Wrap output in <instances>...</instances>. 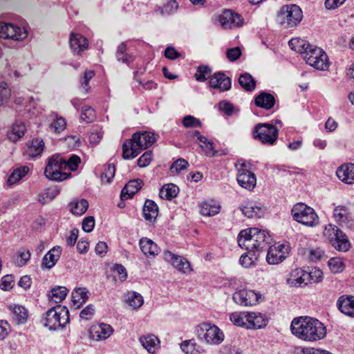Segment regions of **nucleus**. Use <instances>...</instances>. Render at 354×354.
<instances>
[{
	"label": "nucleus",
	"instance_id": "1",
	"mask_svg": "<svg viewBox=\"0 0 354 354\" xmlns=\"http://www.w3.org/2000/svg\"><path fill=\"white\" fill-rule=\"evenodd\" d=\"M290 330L296 338L308 343L323 340L327 335V329L324 323L309 316L294 318L291 322Z\"/></svg>",
	"mask_w": 354,
	"mask_h": 354
},
{
	"label": "nucleus",
	"instance_id": "2",
	"mask_svg": "<svg viewBox=\"0 0 354 354\" xmlns=\"http://www.w3.org/2000/svg\"><path fill=\"white\" fill-rule=\"evenodd\" d=\"M290 48L302 55L305 62L314 68L325 71L330 67L327 54L316 45L310 44L301 38H292L288 42Z\"/></svg>",
	"mask_w": 354,
	"mask_h": 354
},
{
	"label": "nucleus",
	"instance_id": "3",
	"mask_svg": "<svg viewBox=\"0 0 354 354\" xmlns=\"http://www.w3.org/2000/svg\"><path fill=\"white\" fill-rule=\"evenodd\" d=\"M270 240V235L264 230L252 227L241 230L237 238L241 248L253 251L263 248Z\"/></svg>",
	"mask_w": 354,
	"mask_h": 354
},
{
	"label": "nucleus",
	"instance_id": "4",
	"mask_svg": "<svg viewBox=\"0 0 354 354\" xmlns=\"http://www.w3.org/2000/svg\"><path fill=\"white\" fill-rule=\"evenodd\" d=\"M195 333L199 341L210 346L218 345L225 339L223 332L210 322H202L197 325Z\"/></svg>",
	"mask_w": 354,
	"mask_h": 354
},
{
	"label": "nucleus",
	"instance_id": "5",
	"mask_svg": "<svg viewBox=\"0 0 354 354\" xmlns=\"http://www.w3.org/2000/svg\"><path fill=\"white\" fill-rule=\"evenodd\" d=\"M323 236L336 250L345 252L350 250L351 244L347 235L337 226L328 224L324 226Z\"/></svg>",
	"mask_w": 354,
	"mask_h": 354
},
{
	"label": "nucleus",
	"instance_id": "6",
	"mask_svg": "<svg viewBox=\"0 0 354 354\" xmlns=\"http://www.w3.org/2000/svg\"><path fill=\"white\" fill-rule=\"evenodd\" d=\"M69 311L66 306L57 305L45 315L44 326L50 330L64 328L69 323Z\"/></svg>",
	"mask_w": 354,
	"mask_h": 354
},
{
	"label": "nucleus",
	"instance_id": "7",
	"mask_svg": "<svg viewBox=\"0 0 354 354\" xmlns=\"http://www.w3.org/2000/svg\"><path fill=\"white\" fill-rule=\"evenodd\" d=\"M303 19V12L296 4L282 6L277 12L276 20L281 26L286 28L297 26Z\"/></svg>",
	"mask_w": 354,
	"mask_h": 354
},
{
	"label": "nucleus",
	"instance_id": "8",
	"mask_svg": "<svg viewBox=\"0 0 354 354\" xmlns=\"http://www.w3.org/2000/svg\"><path fill=\"white\" fill-rule=\"evenodd\" d=\"M291 213L294 220L304 226L315 227L319 224V217L315 210L303 203L295 204Z\"/></svg>",
	"mask_w": 354,
	"mask_h": 354
},
{
	"label": "nucleus",
	"instance_id": "9",
	"mask_svg": "<svg viewBox=\"0 0 354 354\" xmlns=\"http://www.w3.org/2000/svg\"><path fill=\"white\" fill-rule=\"evenodd\" d=\"M65 160L59 154H55L48 158L44 170L45 176L51 180L63 181L70 176V174L63 172Z\"/></svg>",
	"mask_w": 354,
	"mask_h": 354
},
{
	"label": "nucleus",
	"instance_id": "10",
	"mask_svg": "<svg viewBox=\"0 0 354 354\" xmlns=\"http://www.w3.org/2000/svg\"><path fill=\"white\" fill-rule=\"evenodd\" d=\"M248 165L245 161H239L236 164L238 171L236 180L241 187L252 191L256 187L257 178L254 174L247 169Z\"/></svg>",
	"mask_w": 354,
	"mask_h": 354
},
{
	"label": "nucleus",
	"instance_id": "11",
	"mask_svg": "<svg viewBox=\"0 0 354 354\" xmlns=\"http://www.w3.org/2000/svg\"><path fill=\"white\" fill-rule=\"evenodd\" d=\"M232 298L236 304L249 307L259 304L263 299V295L254 290L242 289L235 292Z\"/></svg>",
	"mask_w": 354,
	"mask_h": 354
},
{
	"label": "nucleus",
	"instance_id": "12",
	"mask_svg": "<svg viewBox=\"0 0 354 354\" xmlns=\"http://www.w3.org/2000/svg\"><path fill=\"white\" fill-rule=\"evenodd\" d=\"M254 137L263 144L271 145L277 139L278 129L270 124H259L254 127Z\"/></svg>",
	"mask_w": 354,
	"mask_h": 354
},
{
	"label": "nucleus",
	"instance_id": "13",
	"mask_svg": "<svg viewBox=\"0 0 354 354\" xmlns=\"http://www.w3.org/2000/svg\"><path fill=\"white\" fill-rule=\"evenodd\" d=\"M290 252L289 243H276L269 248L266 255V261L270 265H277L288 257Z\"/></svg>",
	"mask_w": 354,
	"mask_h": 354
},
{
	"label": "nucleus",
	"instance_id": "14",
	"mask_svg": "<svg viewBox=\"0 0 354 354\" xmlns=\"http://www.w3.org/2000/svg\"><path fill=\"white\" fill-rule=\"evenodd\" d=\"M163 255L165 260L169 263L179 272L189 274L192 271L191 264L187 259L173 254L168 250L165 251Z\"/></svg>",
	"mask_w": 354,
	"mask_h": 354
},
{
	"label": "nucleus",
	"instance_id": "15",
	"mask_svg": "<svg viewBox=\"0 0 354 354\" xmlns=\"http://www.w3.org/2000/svg\"><path fill=\"white\" fill-rule=\"evenodd\" d=\"M306 269L296 268L292 270L286 278V283L290 288H303L307 285Z\"/></svg>",
	"mask_w": 354,
	"mask_h": 354
},
{
	"label": "nucleus",
	"instance_id": "16",
	"mask_svg": "<svg viewBox=\"0 0 354 354\" xmlns=\"http://www.w3.org/2000/svg\"><path fill=\"white\" fill-rule=\"evenodd\" d=\"M268 319L266 316L258 311H249L247 313L248 330H258L266 327Z\"/></svg>",
	"mask_w": 354,
	"mask_h": 354
},
{
	"label": "nucleus",
	"instance_id": "17",
	"mask_svg": "<svg viewBox=\"0 0 354 354\" xmlns=\"http://www.w3.org/2000/svg\"><path fill=\"white\" fill-rule=\"evenodd\" d=\"M69 44L72 52L77 55H82L88 48V40L84 35L77 32H71Z\"/></svg>",
	"mask_w": 354,
	"mask_h": 354
},
{
	"label": "nucleus",
	"instance_id": "18",
	"mask_svg": "<svg viewBox=\"0 0 354 354\" xmlns=\"http://www.w3.org/2000/svg\"><path fill=\"white\" fill-rule=\"evenodd\" d=\"M218 20L223 28H232L242 24L241 16L230 10H224L218 16Z\"/></svg>",
	"mask_w": 354,
	"mask_h": 354
},
{
	"label": "nucleus",
	"instance_id": "19",
	"mask_svg": "<svg viewBox=\"0 0 354 354\" xmlns=\"http://www.w3.org/2000/svg\"><path fill=\"white\" fill-rule=\"evenodd\" d=\"M337 178L346 185L354 184V163L346 162L342 164L337 168L335 172Z\"/></svg>",
	"mask_w": 354,
	"mask_h": 354
},
{
	"label": "nucleus",
	"instance_id": "20",
	"mask_svg": "<svg viewBox=\"0 0 354 354\" xmlns=\"http://www.w3.org/2000/svg\"><path fill=\"white\" fill-rule=\"evenodd\" d=\"M209 85L211 88L223 92L230 89L232 83L229 77L223 73L218 72L209 77Z\"/></svg>",
	"mask_w": 354,
	"mask_h": 354
},
{
	"label": "nucleus",
	"instance_id": "21",
	"mask_svg": "<svg viewBox=\"0 0 354 354\" xmlns=\"http://www.w3.org/2000/svg\"><path fill=\"white\" fill-rule=\"evenodd\" d=\"M113 328L104 323L93 324L90 328L91 337L96 341H102L108 339L112 334Z\"/></svg>",
	"mask_w": 354,
	"mask_h": 354
},
{
	"label": "nucleus",
	"instance_id": "22",
	"mask_svg": "<svg viewBox=\"0 0 354 354\" xmlns=\"http://www.w3.org/2000/svg\"><path fill=\"white\" fill-rule=\"evenodd\" d=\"M337 307L344 315L354 318V296L344 295L337 301Z\"/></svg>",
	"mask_w": 354,
	"mask_h": 354
},
{
	"label": "nucleus",
	"instance_id": "23",
	"mask_svg": "<svg viewBox=\"0 0 354 354\" xmlns=\"http://www.w3.org/2000/svg\"><path fill=\"white\" fill-rule=\"evenodd\" d=\"M240 209L245 216L250 218H260L265 213V209L263 206L252 202L242 205Z\"/></svg>",
	"mask_w": 354,
	"mask_h": 354
},
{
	"label": "nucleus",
	"instance_id": "24",
	"mask_svg": "<svg viewBox=\"0 0 354 354\" xmlns=\"http://www.w3.org/2000/svg\"><path fill=\"white\" fill-rule=\"evenodd\" d=\"M142 151L137 142L131 139L124 142L122 147V157L126 160L133 159Z\"/></svg>",
	"mask_w": 354,
	"mask_h": 354
},
{
	"label": "nucleus",
	"instance_id": "25",
	"mask_svg": "<svg viewBox=\"0 0 354 354\" xmlns=\"http://www.w3.org/2000/svg\"><path fill=\"white\" fill-rule=\"evenodd\" d=\"M133 140L138 142L142 150L151 147L156 140L154 134L151 132L144 131L133 134Z\"/></svg>",
	"mask_w": 354,
	"mask_h": 354
},
{
	"label": "nucleus",
	"instance_id": "26",
	"mask_svg": "<svg viewBox=\"0 0 354 354\" xmlns=\"http://www.w3.org/2000/svg\"><path fill=\"white\" fill-rule=\"evenodd\" d=\"M141 345L150 353H155L160 348V341L153 334H148L140 337Z\"/></svg>",
	"mask_w": 354,
	"mask_h": 354
},
{
	"label": "nucleus",
	"instance_id": "27",
	"mask_svg": "<svg viewBox=\"0 0 354 354\" xmlns=\"http://www.w3.org/2000/svg\"><path fill=\"white\" fill-rule=\"evenodd\" d=\"M143 182L140 179H135L129 181L121 192V198L127 200L131 198L142 187Z\"/></svg>",
	"mask_w": 354,
	"mask_h": 354
},
{
	"label": "nucleus",
	"instance_id": "28",
	"mask_svg": "<svg viewBox=\"0 0 354 354\" xmlns=\"http://www.w3.org/2000/svg\"><path fill=\"white\" fill-rule=\"evenodd\" d=\"M61 253V247H53L44 257L42 260V266L48 269L52 268L59 260Z\"/></svg>",
	"mask_w": 354,
	"mask_h": 354
},
{
	"label": "nucleus",
	"instance_id": "29",
	"mask_svg": "<svg viewBox=\"0 0 354 354\" xmlns=\"http://www.w3.org/2000/svg\"><path fill=\"white\" fill-rule=\"evenodd\" d=\"M139 245L141 251L149 257H155L159 253V248L150 239L144 237L140 239Z\"/></svg>",
	"mask_w": 354,
	"mask_h": 354
},
{
	"label": "nucleus",
	"instance_id": "30",
	"mask_svg": "<svg viewBox=\"0 0 354 354\" xmlns=\"http://www.w3.org/2000/svg\"><path fill=\"white\" fill-rule=\"evenodd\" d=\"M7 38L15 41H24L28 37V32L25 27L10 24L7 30Z\"/></svg>",
	"mask_w": 354,
	"mask_h": 354
},
{
	"label": "nucleus",
	"instance_id": "31",
	"mask_svg": "<svg viewBox=\"0 0 354 354\" xmlns=\"http://www.w3.org/2000/svg\"><path fill=\"white\" fill-rule=\"evenodd\" d=\"M70 212L75 216H82L88 208V202L84 198H75L71 201L68 205Z\"/></svg>",
	"mask_w": 354,
	"mask_h": 354
},
{
	"label": "nucleus",
	"instance_id": "32",
	"mask_svg": "<svg viewBox=\"0 0 354 354\" xmlns=\"http://www.w3.org/2000/svg\"><path fill=\"white\" fill-rule=\"evenodd\" d=\"M335 221L339 225H346L351 218V212L345 205L336 206L333 212Z\"/></svg>",
	"mask_w": 354,
	"mask_h": 354
},
{
	"label": "nucleus",
	"instance_id": "33",
	"mask_svg": "<svg viewBox=\"0 0 354 354\" xmlns=\"http://www.w3.org/2000/svg\"><path fill=\"white\" fill-rule=\"evenodd\" d=\"M29 171V167L27 166H21L14 169L8 178V185L12 186L18 184L28 174Z\"/></svg>",
	"mask_w": 354,
	"mask_h": 354
},
{
	"label": "nucleus",
	"instance_id": "34",
	"mask_svg": "<svg viewBox=\"0 0 354 354\" xmlns=\"http://www.w3.org/2000/svg\"><path fill=\"white\" fill-rule=\"evenodd\" d=\"M9 310L12 312L14 320L18 324H24L28 319V310L21 305L12 304L9 306Z\"/></svg>",
	"mask_w": 354,
	"mask_h": 354
},
{
	"label": "nucleus",
	"instance_id": "35",
	"mask_svg": "<svg viewBox=\"0 0 354 354\" xmlns=\"http://www.w3.org/2000/svg\"><path fill=\"white\" fill-rule=\"evenodd\" d=\"M220 210L219 203L214 201H205L200 205V213L203 216H213L218 214Z\"/></svg>",
	"mask_w": 354,
	"mask_h": 354
},
{
	"label": "nucleus",
	"instance_id": "36",
	"mask_svg": "<svg viewBox=\"0 0 354 354\" xmlns=\"http://www.w3.org/2000/svg\"><path fill=\"white\" fill-rule=\"evenodd\" d=\"M89 297V291L86 288H75L72 292V301L77 308H80L84 304Z\"/></svg>",
	"mask_w": 354,
	"mask_h": 354
},
{
	"label": "nucleus",
	"instance_id": "37",
	"mask_svg": "<svg viewBox=\"0 0 354 354\" xmlns=\"http://www.w3.org/2000/svg\"><path fill=\"white\" fill-rule=\"evenodd\" d=\"M180 348L185 354H203L205 349L198 344L194 339H189L180 344Z\"/></svg>",
	"mask_w": 354,
	"mask_h": 354
},
{
	"label": "nucleus",
	"instance_id": "38",
	"mask_svg": "<svg viewBox=\"0 0 354 354\" xmlns=\"http://www.w3.org/2000/svg\"><path fill=\"white\" fill-rule=\"evenodd\" d=\"M44 149V142L43 140L40 138H35L28 142L26 153L30 158H33L41 155Z\"/></svg>",
	"mask_w": 354,
	"mask_h": 354
},
{
	"label": "nucleus",
	"instance_id": "39",
	"mask_svg": "<svg viewBox=\"0 0 354 354\" xmlns=\"http://www.w3.org/2000/svg\"><path fill=\"white\" fill-rule=\"evenodd\" d=\"M59 194L57 187H50L44 189L37 196V201L42 205L47 204L54 200Z\"/></svg>",
	"mask_w": 354,
	"mask_h": 354
},
{
	"label": "nucleus",
	"instance_id": "40",
	"mask_svg": "<svg viewBox=\"0 0 354 354\" xmlns=\"http://www.w3.org/2000/svg\"><path fill=\"white\" fill-rule=\"evenodd\" d=\"M275 103L274 97L270 93L262 92L255 98V104L265 109H272Z\"/></svg>",
	"mask_w": 354,
	"mask_h": 354
},
{
	"label": "nucleus",
	"instance_id": "41",
	"mask_svg": "<svg viewBox=\"0 0 354 354\" xmlns=\"http://www.w3.org/2000/svg\"><path fill=\"white\" fill-rule=\"evenodd\" d=\"M158 214V207L156 203L151 200H147L143 207V215L147 221H154Z\"/></svg>",
	"mask_w": 354,
	"mask_h": 354
},
{
	"label": "nucleus",
	"instance_id": "42",
	"mask_svg": "<svg viewBox=\"0 0 354 354\" xmlns=\"http://www.w3.org/2000/svg\"><path fill=\"white\" fill-rule=\"evenodd\" d=\"M68 293V290L66 287L57 286L51 289L48 298L52 302L58 304L65 299Z\"/></svg>",
	"mask_w": 354,
	"mask_h": 354
},
{
	"label": "nucleus",
	"instance_id": "43",
	"mask_svg": "<svg viewBox=\"0 0 354 354\" xmlns=\"http://www.w3.org/2000/svg\"><path fill=\"white\" fill-rule=\"evenodd\" d=\"M248 310L235 311L230 314V322L236 326L246 329Z\"/></svg>",
	"mask_w": 354,
	"mask_h": 354
},
{
	"label": "nucleus",
	"instance_id": "44",
	"mask_svg": "<svg viewBox=\"0 0 354 354\" xmlns=\"http://www.w3.org/2000/svg\"><path fill=\"white\" fill-rule=\"evenodd\" d=\"M125 302L131 308L138 309L143 305L144 299L140 293L130 291L126 295Z\"/></svg>",
	"mask_w": 354,
	"mask_h": 354
},
{
	"label": "nucleus",
	"instance_id": "45",
	"mask_svg": "<svg viewBox=\"0 0 354 354\" xmlns=\"http://www.w3.org/2000/svg\"><path fill=\"white\" fill-rule=\"evenodd\" d=\"M179 192L178 186L174 184H167L160 190V197L165 200H171L175 198Z\"/></svg>",
	"mask_w": 354,
	"mask_h": 354
},
{
	"label": "nucleus",
	"instance_id": "46",
	"mask_svg": "<svg viewBox=\"0 0 354 354\" xmlns=\"http://www.w3.org/2000/svg\"><path fill=\"white\" fill-rule=\"evenodd\" d=\"M328 266L333 274L342 272L346 268L344 260L341 257H333L328 261Z\"/></svg>",
	"mask_w": 354,
	"mask_h": 354
},
{
	"label": "nucleus",
	"instance_id": "47",
	"mask_svg": "<svg viewBox=\"0 0 354 354\" xmlns=\"http://www.w3.org/2000/svg\"><path fill=\"white\" fill-rule=\"evenodd\" d=\"M306 275L307 277V285L318 283L321 282L324 278L322 271L317 268H308L306 269Z\"/></svg>",
	"mask_w": 354,
	"mask_h": 354
},
{
	"label": "nucleus",
	"instance_id": "48",
	"mask_svg": "<svg viewBox=\"0 0 354 354\" xmlns=\"http://www.w3.org/2000/svg\"><path fill=\"white\" fill-rule=\"evenodd\" d=\"M257 255L251 250L243 254L239 259V263L245 268H249L256 264L257 261Z\"/></svg>",
	"mask_w": 354,
	"mask_h": 354
},
{
	"label": "nucleus",
	"instance_id": "49",
	"mask_svg": "<svg viewBox=\"0 0 354 354\" xmlns=\"http://www.w3.org/2000/svg\"><path fill=\"white\" fill-rule=\"evenodd\" d=\"M239 82L245 91H252L255 88L256 82L249 73L241 74L239 76Z\"/></svg>",
	"mask_w": 354,
	"mask_h": 354
},
{
	"label": "nucleus",
	"instance_id": "50",
	"mask_svg": "<svg viewBox=\"0 0 354 354\" xmlns=\"http://www.w3.org/2000/svg\"><path fill=\"white\" fill-rule=\"evenodd\" d=\"M24 132L25 126L23 124H15L8 132V137L10 140L15 142L24 136Z\"/></svg>",
	"mask_w": 354,
	"mask_h": 354
},
{
	"label": "nucleus",
	"instance_id": "51",
	"mask_svg": "<svg viewBox=\"0 0 354 354\" xmlns=\"http://www.w3.org/2000/svg\"><path fill=\"white\" fill-rule=\"evenodd\" d=\"M115 169L112 164L104 166L103 171L101 174V182L104 184L110 183L115 176Z\"/></svg>",
	"mask_w": 354,
	"mask_h": 354
},
{
	"label": "nucleus",
	"instance_id": "52",
	"mask_svg": "<svg viewBox=\"0 0 354 354\" xmlns=\"http://www.w3.org/2000/svg\"><path fill=\"white\" fill-rule=\"evenodd\" d=\"M15 286L14 277L11 274L3 276L0 280V289L3 291H10Z\"/></svg>",
	"mask_w": 354,
	"mask_h": 354
},
{
	"label": "nucleus",
	"instance_id": "53",
	"mask_svg": "<svg viewBox=\"0 0 354 354\" xmlns=\"http://www.w3.org/2000/svg\"><path fill=\"white\" fill-rule=\"evenodd\" d=\"M201 141L200 142V146L204 151V152L209 156L215 155V151L214 149V143L212 141L207 139L206 137L201 138Z\"/></svg>",
	"mask_w": 354,
	"mask_h": 354
},
{
	"label": "nucleus",
	"instance_id": "54",
	"mask_svg": "<svg viewBox=\"0 0 354 354\" xmlns=\"http://www.w3.org/2000/svg\"><path fill=\"white\" fill-rule=\"evenodd\" d=\"M81 119L86 122H91L95 118L94 109L88 106H85L82 109Z\"/></svg>",
	"mask_w": 354,
	"mask_h": 354
},
{
	"label": "nucleus",
	"instance_id": "55",
	"mask_svg": "<svg viewBox=\"0 0 354 354\" xmlns=\"http://www.w3.org/2000/svg\"><path fill=\"white\" fill-rule=\"evenodd\" d=\"M66 127V122L62 117L56 115L54 121L50 124V127L53 129L55 133L63 131Z\"/></svg>",
	"mask_w": 354,
	"mask_h": 354
},
{
	"label": "nucleus",
	"instance_id": "56",
	"mask_svg": "<svg viewBox=\"0 0 354 354\" xmlns=\"http://www.w3.org/2000/svg\"><path fill=\"white\" fill-rule=\"evenodd\" d=\"M95 73L93 71H86L84 76L80 81L81 88L84 91L85 93H88L90 91L88 86L89 81L94 77Z\"/></svg>",
	"mask_w": 354,
	"mask_h": 354
},
{
	"label": "nucleus",
	"instance_id": "57",
	"mask_svg": "<svg viewBox=\"0 0 354 354\" xmlns=\"http://www.w3.org/2000/svg\"><path fill=\"white\" fill-rule=\"evenodd\" d=\"M347 0H325L324 8L328 11H335L342 7Z\"/></svg>",
	"mask_w": 354,
	"mask_h": 354
},
{
	"label": "nucleus",
	"instance_id": "58",
	"mask_svg": "<svg viewBox=\"0 0 354 354\" xmlns=\"http://www.w3.org/2000/svg\"><path fill=\"white\" fill-rule=\"evenodd\" d=\"M188 162L182 158H180L175 161L170 167V171L174 174H178L181 171L185 170L188 167Z\"/></svg>",
	"mask_w": 354,
	"mask_h": 354
},
{
	"label": "nucleus",
	"instance_id": "59",
	"mask_svg": "<svg viewBox=\"0 0 354 354\" xmlns=\"http://www.w3.org/2000/svg\"><path fill=\"white\" fill-rule=\"evenodd\" d=\"M211 73L210 69L205 66H198L195 73V78L198 82H205L207 76Z\"/></svg>",
	"mask_w": 354,
	"mask_h": 354
},
{
	"label": "nucleus",
	"instance_id": "60",
	"mask_svg": "<svg viewBox=\"0 0 354 354\" xmlns=\"http://www.w3.org/2000/svg\"><path fill=\"white\" fill-rule=\"evenodd\" d=\"M153 159L152 152L148 151L145 152L138 160V166L144 168L149 165Z\"/></svg>",
	"mask_w": 354,
	"mask_h": 354
},
{
	"label": "nucleus",
	"instance_id": "61",
	"mask_svg": "<svg viewBox=\"0 0 354 354\" xmlns=\"http://www.w3.org/2000/svg\"><path fill=\"white\" fill-rule=\"evenodd\" d=\"M183 124L185 127L187 128H194L200 127L201 122L200 120L192 115H187L183 119Z\"/></svg>",
	"mask_w": 354,
	"mask_h": 354
},
{
	"label": "nucleus",
	"instance_id": "62",
	"mask_svg": "<svg viewBox=\"0 0 354 354\" xmlns=\"http://www.w3.org/2000/svg\"><path fill=\"white\" fill-rule=\"evenodd\" d=\"M114 277L120 281H124L127 278V272L122 265H115L113 268Z\"/></svg>",
	"mask_w": 354,
	"mask_h": 354
},
{
	"label": "nucleus",
	"instance_id": "63",
	"mask_svg": "<svg viewBox=\"0 0 354 354\" xmlns=\"http://www.w3.org/2000/svg\"><path fill=\"white\" fill-rule=\"evenodd\" d=\"M81 162L80 158L77 155H72L66 161L65 160L64 168L66 167L71 171H75Z\"/></svg>",
	"mask_w": 354,
	"mask_h": 354
},
{
	"label": "nucleus",
	"instance_id": "64",
	"mask_svg": "<svg viewBox=\"0 0 354 354\" xmlns=\"http://www.w3.org/2000/svg\"><path fill=\"white\" fill-rule=\"evenodd\" d=\"M95 227V218L92 216L85 217L82 223V228L85 232H91Z\"/></svg>",
	"mask_w": 354,
	"mask_h": 354
}]
</instances>
